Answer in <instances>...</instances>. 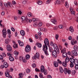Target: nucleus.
Here are the masks:
<instances>
[{
    "label": "nucleus",
    "instance_id": "f257e3e1",
    "mask_svg": "<svg viewBox=\"0 0 78 78\" xmlns=\"http://www.w3.org/2000/svg\"><path fill=\"white\" fill-rule=\"evenodd\" d=\"M44 45H43V51H44V54L48 56L49 54L48 52V51H47V50H48L47 46L48 47H49L50 46V44L49 43V41L48 40V39L47 38H46L44 41Z\"/></svg>",
    "mask_w": 78,
    "mask_h": 78
},
{
    "label": "nucleus",
    "instance_id": "f03ea898",
    "mask_svg": "<svg viewBox=\"0 0 78 78\" xmlns=\"http://www.w3.org/2000/svg\"><path fill=\"white\" fill-rule=\"evenodd\" d=\"M44 67V66L43 65L41 66V67L40 71L41 72L44 73V75H46L47 74V70H45Z\"/></svg>",
    "mask_w": 78,
    "mask_h": 78
},
{
    "label": "nucleus",
    "instance_id": "7ed1b4c3",
    "mask_svg": "<svg viewBox=\"0 0 78 78\" xmlns=\"http://www.w3.org/2000/svg\"><path fill=\"white\" fill-rule=\"evenodd\" d=\"M57 53L58 54L59 53V50H58V49L54 50V51H53L52 52V55H53L54 57H57Z\"/></svg>",
    "mask_w": 78,
    "mask_h": 78
},
{
    "label": "nucleus",
    "instance_id": "20e7f679",
    "mask_svg": "<svg viewBox=\"0 0 78 78\" xmlns=\"http://www.w3.org/2000/svg\"><path fill=\"white\" fill-rule=\"evenodd\" d=\"M66 50L65 48H63L62 50L61 51V53H63L62 54V57L63 58H65L67 56V53L66 52Z\"/></svg>",
    "mask_w": 78,
    "mask_h": 78
},
{
    "label": "nucleus",
    "instance_id": "39448f33",
    "mask_svg": "<svg viewBox=\"0 0 78 78\" xmlns=\"http://www.w3.org/2000/svg\"><path fill=\"white\" fill-rule=\"evenodd\" d=\"M58 63L59 64H62V62H61L59 59L57 60V62H54V65L55 67H57L58 66Z\"/></svg>",
    "mask_w": 78,
    "mask_h": 78
},
{
    "label": "nucleus",
    "instance_id": "423d86ee",
    "mask_svg": "<svg viewBox=\"0 0 78 78\" xmlns=\"http://www.w3.org/2000/svg\"><path fill=\"white\" fill-rule=\"evenodd\" d=\"M7 55L9 56V59L10 61H14V58L11 56L12 55L11 54L9 53H8Z\"/></svg>",
    "mask_w": 78,
    "mask_h": 78
},
{
    "label": "nucleus",
    "instance_id": "0eeeda50",
    "mask_svg": "<svg viewBox=\"0 0 78 78\" xmlns=\"http://www.w3.org/2000/svg\"><path fill=\"white\" fill-rule=\"evenodd\" d=\"M40 56V55L38 52H37L36 55H34V56L32 57L33 59H36V58L39 59Z\"/></svg>",
    "mask_w": 78,
    "mask_h": 78
},
{
    "label": "nucleus",
    "instance_id": "6e6552de",
    "mask_svg": "<svg viewBox=\"0 0 78 78\" xmlns=\"http://www.w3.org/2000/svg\"><path fill=\"white\" fill-rule=\"evenodd\" d=\"M2 33L3 35V37L4 38H6V35L7 34V31L6 29H4L2 30Z\"/></svg>",
    "mask_w": 78,
    "mask_h": 78
},
{
    "label": "nucleus",
    "instance_id": "1a4fd4ad",
    "mask_svg": "<svg viewBox=\"0 0 78 78\" xmlns=\"http://www.w3.org/2000/svg\"><path fill=\"white\" fill-rule=\"evenodd\" d=\"M31 50V47L30 45H27L25 48V51L26 52L28 53L29 51H30Z\"/></svg>",
    "mask_w": 78,
    "mask_h": 78
},
{
    "label": "nucleus",
    "instance_id": "9d476101",
    "mask_svg": "<svg viewBox=\"0 0 78 78\" xmlns=\"http://www.w3.org/2000/svg\"><path fill=\"white\" fill-rule=\"evenodd\" d=\"M25 57L26 58H24L23 59V61L24 62H27V59H30V55L28 54H27L26 55Z\"/></svg>",
    "mask_w": 78,
    "mask_h": 78
},
{
    "label": "nucleus",
    "instance_id": "9b49d317",
    "mask_svg": "<svg viewBox=\"0 0 78 78\" xmlns=\"http://www.w3.org/2000/svg\"><path fill=\"white\" fill-rule=\"evenodd\" d=\"M71 53L73 56H76L77 55H78V53H77V52L75 50H73L71 52Z\"/></svg>",
    "mask_w": 78,
    "mask_h": 78
},
{
    "label": "nucleus",
    "instance_id": "f8f14e48",
    "mask_svg": "<svg viewBox=\"0 0 78 78\" xmlns=\"http://www.w3.org/2000/svg\"><path fill=\"white\" fill-rule=\"evenodd\" d=\"M5 74L7 77H8V78H12V77L11 76L9 75V72H5Z\"/></svg>",
    "mask_w": 78,
    "mask_h": 78
},
{
    "label": "nucleus",
    "instance_id": "ddd939ff",
    "mask_svg": "<svg viewBox=\"0 0 78 78\" xmlns=\"http://www.w3.org/2000/svg\"><path fill=\"white\" fill-rule=\"evenodd\" d=\"M53 47H54V50H59V48H58V47L57 44H54L53 45Z\"/></svg>",
    "mask_w": 78,
    "mask_h": 78
},
{
    "label": "nucleus",
    "instance_id": "4468645a",
    "mask_svg": "<svg viewBox=\"0 0 78 78\" xmlns=\"http://www.w3.org/2000/svg\"><path fill=\"white\" fill-rule=\"evenodd\" d=\"M51 21L52 23H54L55 25H56L57 23V20L55 19H52Z\"/></svg>",
    "mask_w": 78,
    "mask_h": 78
},
{
    "label": "nucleus",
    "instance_id": "2eb2a0df",
    "mask_svg": "<svg viewBox=\"0 0 78 78\" xmlns=\"http://www.w3.org/2000/svg\"><path fill=\"white\" fill-rule=\"evenodd\" d=\"M7 50L9 51H11V50H12L11 47L10 46V45H8L7 46Z\"/></svg>",
    "mask_w": 78,
    "mask_h": 78
},
{
    "label": "nucleus",
    "instance_id": "dca6fc26",
    "mask_svg": "<svg viewBox=\"0 0 78 78\" xmlns=\"http://www.w3.org/2000/svg\"><path fill=\"white\" fill-rule=\"evenodd\" d=\"M18 42L20 46L23 47V46L24 45V44L23 43V42L21 41H18Z\"/></svg>",
    "mask_w": 78,
    "mask_h": 78
},
{
    "label": "nucleus",
    "instance_id": "f3484780",
    "mask_svg": "<svg viewBox=\"0 0 78 78\" xmlns=\"http://www.w3.org/2000/svg\"><path fill=\"white\" fill-rule=\"evenodd\" d=\"M71 43L72 45H75V44H77V41H73V40H72L71 41Z\"/></svg>",
    "mask_w": 78,
    "mask_h": 78
},
{
    "label": "nucleus",
    "instance_id": "a211bd4d",
    "mask_svg": "<svg viewBox=\"0 0 78 78\" xmlns=\"http://www.w3.org/2000/svg\"><path fill=\"white\" fill-rule=\"evenodd\" d=\"M73 62L75 65H78V60L77 59H75Z\"/></svg>",
    "mask_w": 78,
    "mask_h": 78
},
{
    "label": "nucleus",
    "instance_id": "6ab92c4d",
    "mask_svg": "<svg viewBox=\"0 0 78 78\" xmlns=\"http://www.w3.org/2000/svg\"><path fill=\"white\" fill-rule=\"evenodd\" d=\"M20 34L22 35V36H25V31L24 30H21L20 31Z\"/></svg>",
    "mask_w": 78,
    "mask_h": 78
},
{
    "label": "nucleus",
    "instance_id": "aec40b11",
    "mask_svg": "<svg viewBox=\"0 0 78 78\" xmlns=\"http://www.w3.org/2000/svg\"><path fill=\"white\" fill-rule=\"evenodd\" d=\"M37 45L38 48H41V47H42V44L41 43H37Z\"/></svg>",
    "mask_w": 78,
    "mask_h": 78
},
{
    "label": "nucleus",
    "instance_id": "412c9836",
    "mask_svg": "<svg viewBox=\"0 0 78 78\" xmlns=\"http://www.w3.org/2000/svg\"><path fill=\"white\" fill-rule=\"evenodd\" d=\"M69 61H70L69 58L68 57H66L65 59V62L67 63V62H69Z\"/></svg>",
    "mask_w": 78,
    "mask_h": 78
},
{
    "label": "nucleus",
    "instance_id": "4be33fe9",
    "mask_svg": "<svg viewBox=\"0 0 78 78\" xmlns=\"http://www.w3.org/2000/svg\"><path fill=\"white\" fill-rule=\"evenodd\" d=\"M4 67L5 68H7L8 67V63L6 62H4Z\"/></svg>",
    "mask_w": 78,
    "mask_h": 78
},
{
    "label": "nucleus",
    "instance_id": "5701e85b",
    "mask_svg": "<svg viewBox=\"0 0 78 78\" xmlns=\"http://www.w3.org/2000/svg\"><path fill=\"white\" fill-rule=\"evenodd\" d=\"M69 31H71V32H72V33H73V32L74 31L73 29V28H72V27H70L69 28Z\"/></svg>",
    "mask_w": 78,
    "mask_h": 78
},
{
    "label": "nucleus",
    "instance_id": "b1692460",
    "mask_svg": "<svg viewBox=\"0 0 78 78\" xmlns=\"http://www.w3.org/2000/svg\"><path fill=\"white\" fill-rule=\"evenodd\" d=\"M74 49L75 50L78 51V47L76 45H75L74 46Z\"/></svg>",
    "mask_w": 78,
    "mask_h": 78
},
{
    "label": "nucleus",
    "instance_id": "393cba45",
    "mask_svg": "<svg viewBox=\"0 0 78 78\" xmlns=\"http://www.w3.org/2000/svg\"><path fill=\"white\" fill-rule=\"evenodd\" d=\"M67 62H62V65L64 67H66L67 66Z\"/></svg>",
    "mask_w": 78,
    "mask_h": 78
},
{
    "label": "nucleus",
    "instance_id": "a878e982",
    "mask_svg": "<svg viewBox=\"0 0 78 78\" xmlns=\"http://www.w3.org/2000/svg\"><path fill=\"white\" fill-rule=\"evenodd\" d=\"M61 3V1H60V0H57V1H56V2H55V5L56 4V3L57 4H58V5H59V4H60Z\"/></svg>",
    "mask_w": 78,
    "mask_h": 78
},
{
    "label": "nucleus",
    "instance_id": "bb28decb",
    "mask_svg": "<svg viewBox=\"0 0 78 78\" xmlns=\"http://www.w3.org/2000/svg\"><path fill=\"white\" fill-rule=\"evenodd\" d=\"M75 59L73 58H69V61L70 62H73Z\"/></svg>",
    "mask_w": 78,
    "mask_h": 78
},
{
    "label": "nucleus",
    "instance_id": "cd10ccee",
    "mask_svg": "<svg viewBox=\"0 0 78 78\" xmlns=\"http://www.w3.org/2000/svg\"><path fill=\"white\" fill-rule=\"evenodd\" d=\"M69 66L70 67L72 68L74 66V64H73V62H70L69 64Z\"/></svg>",
    "mask_w": 78,
    "mask_h": 78
},
{
    "label": "nucleus",
    "instance_id": "c85d7f7f",
    "mask_svg": "<svg viewBox=\"0 0 78 78\" xmlns=\"http://www.w3.org/2000/svg\"><path fill=\"white\" fill-rule=\"evenodd\" d=\"M59 69L60 72H61V73H62V72H63L64 71L62 68L61 67H59Z\"/></svg>",
    "mask_w": 78,
    "mask_h": 78
},
{
    "label": "nucleus",
    "instance_id": "c756f323",
    "mask_svg": "<svg viewBox=\"0 0 78 78\" xmlns=\"http://www.w3.org/2000/svg\"><path fill=\"white\" fill-rule=\"evenodd\" d=\"M67 69L66 68H64V72L65 74H67V71H68Z\"/></svg>",
    "mask_w": 78,
    "mask_h": 78
},
{
    "label": "nucleus",
    "instance_id": "7c9ffc66",
    "mask_svg": "<svg viewBox=\"0 0 78 78\" xmlns=\"http://www.w3.org/2000/svg\"><path fill=\"white\" fill-rule=\"evenodd\" d=\"M39 76L40 78H42L44 77V75L42 73H39Z\"/></svg>",
    "mask_w": 78,
    "mask_h": 78
},
{
    "label": "nucleus",
    "instance_id": "2f4dec72",
    "mask_svg": "<svg viewBox=\"0 0 78 78\" xmlns=\"http://www.w3.org/2000/svg\"><path fill=\"white\" fill-rule=\"evenodd\" d=\"M13 47L14 48H17L18 47V46L17 44H15L13 45Z\"/></svg>",
    "mask_w": 78,
    "mask_h": 78
},
{
    "label": "nucleus",
    "instance_id": "473e14b6",
    "mask_svg": "<svg viewBox=\"0 0 78 78\" xmlns=\"http://www.w3.org/2000/svg\"><path fill=\"white\" fill-rule=\"evenodd\" d=\"M37 20H39V19L34 18L32 20V21H33V22H35V21H37Z\"/></svg>",
    "mask_w": 78,
    "mask_h": 78
},
{
    "label": "nucleus",
    "instance_id": "72a5a7b5",
    "mask_svg": "<svg viewBox=\"0 0 78 78\" xmlns=\"http://www.w3.org/2000/svg\"><path fill=\"white\" fill-rule=\"evenodd\" d=\"M26 21H27V22H29V23H31V22L32 21V20H31L30 19H26Z\"/></svg>",
    "mask_w": 78,
    "mask_h": 78
},
{
    "label": "nucleus",
    "instance_id": "f704fd0d",
    "mask_svg": "<svg viewBox=\"0 0 78 78\" xmlns=\"http://www.w3.org/2000/svg\"><path fill=\"white\" fill-rule=\"evenodd\" d=\"M37 3L38 5H42V2L41 1H38Z\"/></svg>",
    "mask_w": 78,
    "mask_h": 78
},
{
    "label": "nucleus",
    "instance_id": "c9c22d12",
    "mask_svg": "<svg viewBox=\"0 0 78 78\" xmlns=\"http://www.w3.org/2000/svg\"><path fill=\"white\" fill-rule=\"evenodd\" d=\"M58 28L60 29L63 28V25L62 24H60L58 26Z\"/></svg>",
    "mask_w": 78,
    "mask_h": 78
},
{
    "label": "nucleus",
    "instance_id": "e433bc0d",
    "mask_svg": "<svg viewBox=\"0 0 78 78\" xmlns=\"http://www.w3.org/2000/svg\"><path fill=\"white\" fill-rule=\"evenodd\" d=\"M65 5L66 8H69V4L67 3V2H66Z\"/></svg>",
    "mask_w": 78,
    "mask_h": 78
},
{
    "label": "nucleus",
    "instance_id": "4c0bfd02",
    "mask_svg": "<svg viewBox=\"0 0 78 78\" xmlns=\"http://www.w3.org/2000/svg\"><path fill=\"white\" fill-rule=\"evenodd\" d=\"M14 54L16 56H17L18 55H19V52L15 51L14 52Z\"/></svg>",
    "mask_w": 78,
    "mask_h": 78
},
{
    "label": "nucleus",
    "instance_id": "58836bf2",
    "mask_svg": "<svg viewBox=\"0 0 78 78\" xmlns=\"http://www.w3.org/2000/svg\"><path fill=\"white\" fill-rule=\"evenodd\" d=\"M27 15L29 17H31L32 16V13L31 12H29L27 13Z\"/></svg>",
    "mask_w": 78,
    "mask_h": 78
},
{
    "label": "nucleus",
    "instance_id": "ea45409f",
    "mask_svg": "<svg viewBox=\"0 0 78 78\" xmlns=\"http://www.w3.org/2000/svg\"><path fill=\"white\" fill-rule=\"evenodd\" d=\"M7 4L8 5L9 7H11V5H12V4L11 2H8Z\"/></svg>",
    "mask_w": 78,
    "mask_h": 78
},
{
    "label": "nucleus",
    "instance_id": "a19ab883",
    "mask_svg": "<svg viewBox=\"0 0 78 78\" xmlns=\"http://www.w3.org/2000/svg\"><path fill=\"white\" fill-rule=\"evenodd\" d=\"M7 33L8 34H11V31L9 29L7 30Z\"/></svg>",
    "mask_w": 78,
    "mask_h": 78
},
{
    "label": "nucleus",
    "instance_id": "79ce46f5",
    "mask_svg": "<svg viewBox=\"0 0 78 78\" xmlns=\"http://www.w3.org/2000/svg\"><path fill=\"white\" fill-rule=\"evenodd\" d=\"M42 25V23L41 22H40L38 24L37 26L38 27H41Z\"/></svg>",
    "mask_w": 78,
    "mask_h": 78
},
{
    "label": "nucleus",
    "instance_id": "37998d69",
    "mask_svg": "<svg viewBox=\"0 0 78 78\" xmlns=\"http://www.w3.org/2000/svg\"><path fill=\"white\" fill-rule=\"evenodd\" d=\"M75 69L76 70H78V65H75Z\"/></svg>",
    "mask_w": 78,
    "mask_h": 78
},
{
    "label": "nucleus",
    "instance_id": "c03bdc74",
    "mask_svg": "<svg viewBox=\"0 0 78 78\" xmlns=\"http://www.w3.org/2000/svg\"><path fill=\"white\" fill-rule=\"evenodd\" d=\"M2 55H3L4 57H6V54L5 53V52H2Z\"/></svg>",
    "mask_w": 78,
    "mask_h": 78
},
{
    "label": "nucleus",
    "instance_id": "a18cd8bd",
    "mask_svg": "<svg viewBox=\"0 0 78 78\" xmlns=\"http://www.w3.org/2000/svg\"><path fill=\"white\" fill-rule=\"evenodd\" d=\"M40 30L41 31H44V28H41L40 29H38V30Z\"/></svg>",
    "mask_w": 78,
    "mask_h": 78
},
{
    "label": "nucleus",
    "instance_id": "49530a36",
    "mask_svg": "<svg viewBox=\"0 0 78 78\" xmlns=\"http://www.w3.org/2000/svg\"><path fill=\"white\" fill-rule=\"evenodd\" d=\"M58 27L57 26H55L53 28V30H57Z\"/></svg>",
    "mask_w": 78,
    "mask_h": 78
},
{
    "label": "nucleus",
    "instance_id": "de8ad7c7",
    "mask_svg": "<svg viewBox=\"0 0 78 78\" xmlns=\"http://www.w3.org/2000/svg\"><path fill=\"white\" fill-rule=\"evenodd\" d=\"M9 42V40H6L5 41V44H8V43Z\"/></svg>",
    "mask_w": 78,
    "mask_h": 78
},
{
    "label": "nucleus",
    "instance_id": "09e8293b",
    "mask_svg": "<svg viewBox=\"0 0 78 78\" xmlns=\"http://www.w3.org/2000/svg\"><path fill=\"white\" fill-rule=\"evenodd\" d=\"M20 77L22 78L23 76V74L22 73H21L19 74Z\"/></svg>",
    "mask_w": 78,
    "mask_h": 78
},
{
    "label": "nucleus",
    "instance_id": "8fccbe9b",
    "mask_svg": "<svg viewBox=\"0 0 78 78\" xmlns=\"http://www.w3.org/2000/svg\"><path fill=\"white\" fill-rule=\"evenodd\" d=\"M76 73V71L74 70L72 72V73L73 75H75V73Z\"/></svg>",
    "mask_w": 78,
    "mask_h": 78
},
{
    "label": "nucleus",
    "instance_id": "3c124183",
    "mask_svg": "<svg viewBox=\"0 0 78 78\" xmlns=\"http://www.w3.org/2000/svg\"><path fill=\"white\" fill-rule=\"evenodd\" d=\"M32 66L33 68H34L35 67H36V66L35 63H34L32 64Z\"/></svg>",
    "mask_w": 78,
    "mask_h": 78
},
{
    "label": "nucleus",
    "instance_id": "603ef678",
    "mask_svg": "<svg viewBox=\"0 0 78 78\" xmlns=\"http://www.w3.org/2000/svg\"><path fill=\"white\" fill-rule=\"evenodd\" d=\"M71 72H72V71L71 70L68 69L67 71V73L68 74L70 75V73H71Z\"/></svg>",
    "mask_w": 78,
    "mask_h": 78
},
{
    "label": "nucleus",
    "instance_id": "864d4df0",
    "mask_svg": "<svg viewBox=\"0 0 78 78\" xmlns=\"http://www.w3.org/2000/svg\"><path fill=\"white\" fill-rule=\"evenodd\" d=\"M21 19L22 20H25V17L24 16H23L21 17Z\"/></svg>",
    "mask_w": 78,
    "mask_h": 78
},
{
    "label": "nucleus",
    "instance_id": "5fc2aeb1",
    "mask_svg": "<svg viewBox=\"0 0 78 78\" xmlns=\"http://www.w3.org/2000/svg\"><path fill=\"white\" fill-rule=\"evenodd\" d=\"M3 59V56L2 55H0V60H2Z\"/></svg>",
    "mask_w": 78,
    "mask_h": 78
},
{
    "label": "nucleus",
    "instance_id": "6e6d98bb",
    "mask_svg": "<svg viewBox=\"0 0 78 78\" xmlns=\"http://www.w3.org/2000/svg\"><path fill=\"white\" fill-rule=\"evenodd\" d=\"M26 72L27 73H30V70L29 69H27Z\"/></svg>",
    "mask_w": 78,
    "mask_h": 78
},
{
    "label": "nucleus",
    "instance_id": "4d7b16f0",
    "mask_svg": "<svg viewBox=\"0 0 78 78\" xmlns=\"http://www.w3.org/2000/svg\"><path fill=\"white\" fill-rule=\"evenodd\" d=\"M51 2V0H47L46 3V4H48Z\"/></svg>",
    "mask_w": 78,
    "mask_h": 78
},
{
    "label": "nucleus",
    "instance_id": "13d9d810",
    "mask_svg": "<svg viewBox=\"0 0 78 78\" xmlns=\"http://www.w3.org/2000/svg\"><path fill=\"white\" fill-rule=\"evenodd\" d=\"M69 10L70 12H71L72 11H73V8L72 7H70L69 8Z\"/></svg>",
    "mask_w": 78,
    "mask_h": 78
},
{
    "label": "nucleus",
    "instance_id": "bf43d9fd",
    "mask_svg": "<svg viewBox=\"0 0 78 78\" xmlns=\"http://www.w3.org/2000/svg\"><path fill=\"white\" fill-rule=\"evenodd\" d=\"M71 12L72 14H73V15L75 14V11H72Z\"/></svg>",
    "mask_w": 78,
    "mask_h": 78
},
{
    "label": "nucleus",
    "instance_id": "052dcab7",
    "mask_svg": "<svg viewBox=\"0 0 78 78\" xmlns=\"http://www.w3.org/2000/svg\"><path fill=\"white\" fill-rule=\"evenodd\" d=\"M4 4L5 6V7H6V8H7V7H8V4H7V3H4Z\"/></svg>",
    "mask_w": 78,
    "mask_h": 78
},
{
    "label": "nucleus",
    "instance_id": "680f3d73",
    "mask_svg": "<svg viewBox=\"0 0 78 78\" xmlns=\"http://www.w3.org/2000/svg\"><path fill=\"white\" fill-rule=\"evenodd\" d=\"M3 4H2V1L0 0V6H2Z\"/></svg>",
    "mask_w": 78,
    "mask_h": 78
},
{
    "label": "nucleus",
    "instance_id": "e2e57ef3",
    "mask_svg": "<svg viewBox=\"0 0 78 78\" xmlns=\"http://www.w3.org/2000/svg\"><path fill=\"white\" fill-rule=\"evenodd\" d=\"M49 51L50 52H52L53 51V48H49Z\"/></svg>",
    "mask_w": 78,
    "mask_h": 78
},
{
    "label": "nucleus",
    "instance_id": "0e129e2a",
    "mask_svg": "<svg viewBox=\"0 0 78 78\" xmlns=\"http://www.w3.org/2000/svg\"><path fill=\"white\" fill-rule=\"evenodd\" d=\"M59 37V36H58V34H57L55 35V38L56 40H58V39Z\"/></svg>",
    "mask_w": 78,
    "mask_h": 78
},
{
    "label": "nucleus",
    "instance_id": "69168bd1",
    "mask_svg": "<svg viewBox=\"0 0 78 78\" xmlns=\"http://www.w3.org/2000/svg\"><path fill=\"white\" fill-rule=\"evenodd\" d=\"M74 4L76 6L78 5V3H77V2H76V1H74Z\"/></svg>",
    "mask_w": 78,
    "mask_h": 78
},
{
    "label": "nucleus",
    "instance_id": "338daca9",
    "mask_svg": "<svg viewBox=\"0 0 78 78\" xmlns=\"http://www.w3.org/2000/svg\"><path fill=\"white\" fill-rule=\"evenodd\" d=\"M20 61H22L23 60V57H20L19 58Z\"/></svg>",
    "mask_w": 78,
    "mask_h": 78
},
{
    "label": "nucleus",
    "instance_id": "774afa93",
    "mask_svg": "<svg viewBox=\"0 0 78 78\" xmlns=\"http://www.w3.org/2000/svg\"><path fill=\"white\" fill-rule=\"evenodd\" d=\"M35 70L36 72H40V70L37 68L35 69Z\"/></svg>",
    "mask_w": 78,
    "mask_h": 78
}]
</instances>
